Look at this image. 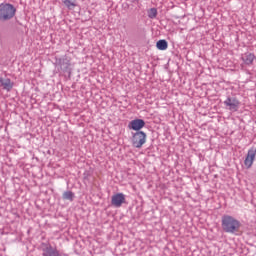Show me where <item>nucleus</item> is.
I'll list each match as a JSON object with an SVG mask.
<instances>
[{
    "mask_svg": "<svg viewBox=\"0 0 256 256\" xmlns=\"http://www.w3.org/2000/svg\"><path fill=\"white\" fill-rule=\"evenodd\" d=\"M123 203H125V194L117 193L112 196L111 205H113V207L119 208Z\"/></svg>",
    "mask_w": 256,
    "mask_h": 256,
    "instance_id": "0eeeda50",
    "label": "nucleus"
},
{
    "mask_svg": "<svg viewBox=\"0 0 256 256\" xmlns=\"http://www.w3.org/2000/svg\"><path fill=\"white\" fill-rule=\"evenodd\" d=\"M42 256H61V252L57 248L49 245L43 248Z\"/></svg>",
    "mask_w": 256,
    "mask_h": 256,
    "instance_id": "6e6552de",
    "label": "nucleus"
},
{
    "mask_svg": "<svg viewBox=\"0 0 256 256\" xmlns=\"http://www.w3.org/2000/svg\"><path fill=\"white\" fill-rule=\"evenodd\" d=\"M147 143V134L143 131L135 132L132 135V145L136 149H141Z\"/></svg>",
    "mask_w": 256,
    "mask_h": 256,
    "instance_id": "7ed1b4c3",
    "label": "nucleus"
},
{
    "mask_svg": "<svg viewBox=\"0 0 256 256\" xmlns=\"http://www.w3.org/2000/svg\"><path fill=\"white\" fill-rule=\"evenodd\" d=\"M62 198L65 201H73V199H75V194L72 191H66L63 193Z\"/></svg>",
    "mask_w": 256,
    "mask_h": 256,
    "instance_id": "ddd939ff",
    "label": "nucleus"
},
{
    "mask_svg": "<svg viewBox=\"0 0 256 256\" xmlns=\"http://www.w3.org/2000/svg\"><path fill=\"white\" fill-rule=\"evenodd\" d=\"M143 127H145V120L143 119H134L130 121L128 124L129 129H132L133 131H137V132L141 131Z\"/></svg>",
    "mask_w": 256,
    "mask_h": 256,
    "instance_id": "423d86ee",
    "label": "nucleus"
},
{
    "mask_svg": "<svg viewBox=\"0 0 256 256\" xmlns=\"http://www.w3.org/2000/svg\"><path fill=\"white\" fill-rule=\"evenodd\" d=\"M63 3L66 7H68V9L76 7L75 0H64Z\"/></svg>",
    "mask_w": 256,
    "mask_h": 256,
    "instance_id": "2eb2a0df",
    "label": "nucleus"
},
{
    "mask_svg": "<svg viewBox=\"0 0 256 256\" xmlns=\"http://www.w3.org/2000/svg\"><path fill=\"white\" fill-rule=\"evenodd\" d=\"M224 105L228 107L229 111L235 112V111H239V105H241V102H239L237 98L228 97L224 101Z\"/></svg>",
    "mask_w": 256,
    "mask_h": 256,
    "instance_id": "20e7f679",
    "label": "nucleus"
},
{
    "mask_svg": "<svg viewBox=\"0 0 256 256\" xmlns=\"http://www.w3.org/2000/svg\"><path fill=\"white\" fill-rule=\"evenodd\" d=\"M14 83L11 81V79L7 77H0V87L4 89V91H11L13 89Z\"/></svg>",
    "mask_w": 256,
    "mask_h": 256,
    "instance_id": "1a4fd4ad",
    "label": "nucleus"
},
{
    "mask_svg": "<svg viewBox=\"0 0 256 256\" xmlns=\"http://www.w3.org/2000/svg\"><path fill=\"white\" fill-rule=\"evenodd\" d=\"M255 157H256V149L255 148L249 149L247 156L244 160V165H245V167H247V169H251V167H253Z\"/></svg>",
    "mask_w": 256,
    "mask_h": 256,
    "instance_id": "39448f33",
    "label": "nucleus"
},
{
    "mask_svg": "<svg viewBox=\"0 0 256 256\" xmlns=\"http://www.w3.org/2000/svg\"><path fill=\"white\" fill-rule=\"evenodd\" d=\"M156 47H157V49H159L160 51H165V50H167V47H169V44H167V41H166V40H159V41L156 43Z\"/></svg>",
    "mask_w": 256,
    "mask_h": 256,
    "instance_id": "f8f14e48",
    "label": "nucleus"
},
{
    "mask_svg": "<svg viewBox=\"0 0 256 256\" xmlns=\"http://www.w3.org/2000/svg\"><path fill=\"white\" fill-rule=\"evenodd\" d=\"M17 14V8L10 3L0 4V21H11Z\"/></svg>",
    "mask_w": 256,
    "mask_h": 256,
    "instance_id": "f03ea898",
    "label": "nucleus"
},
{
    "mask_svg": "<svg viewBox=\"0 0 256 256\" xmlns=\"http://www.w3.org/2000/svg\"><path fill=\"white\" fill-rule=\"evenodd\" d=\"M241 59L245 65H253V62L255 61V55L253 53L247 52L242 55Z\"/></svg>",
    "mask_w": 256,
    "mask_h": 256,
    "instance_id": "9b49d317",
    "label": "nucleus"
},
{
    "mask_svg": "<svg viewBox=\"0 0 256 256\" xmlns=\"http://www.w3.org/2000/svg\"><path fill=\"white\" fill-rule=\"evenodd\" d=\"M148 17L149 19H155V17H157V8H151L148 11Z\"/></svg>",
    "mask_w": 256,
    "mask_h": 256,
    "instance_id": "4468645a",
    "label": "nucleus"
},
{
    "mask_svg": "<svg viewBox=\"0 0 256 256\" xmlns=\"http://www.w3.org/2000/svg\"><path fill=\"white\" fill-rule=\"evenodd\" d=\"M59 65L64 73H71V60L67 58H62L59 60Z\"/></svg>",
    "mask_w": 256,
    "mask_h": 256,
    "instance_id": "9d476101",
    "label": "nucleus"
},
{
    "mask_svg": "<svg viewBox=\"0 0 256 256\" xmlns=\"http://www.w3.org/2000/svg\"><path fill=\"white\" fill-rule=\"evenodd\" d=\"M222 229L224 233H239L241 222L231 215L222 216Z\"/></svg>",
    "mask_w": 256,
    "mask_h": 256,
    "instance_id": "f257e3e1",
    "label": "nucleus"
}]
</instances>
